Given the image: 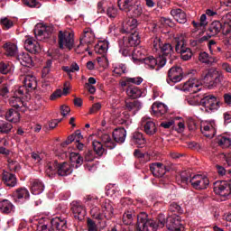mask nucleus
<instances>
[{
    "label": "nucleus",
    "instance_id": "1",
    "mask_svg": "<svg viewBox=\"0 0 231 231\" xmlns=\"http://www.w3.org/2000/svg\"><path fill=\"white\" fill-rule=\"evenodd\" d=\"M138 26V20L135 18H129L123 25V32L125 33H130L129 36L123 38L120 46V53L123 57H127L131 53V48L133 46H138L142 41L140 40V32L136 31Z\"/></svg>",
    "mask_w": 231,
    "mask_h": 231
},
{
    "label": "nucleus",
    "instance_id": "2",
    "mask_svg": "<svg viewBox=\"0 0 231 231\" xmlns=\"http://www.w3.org/2000/svg\"><path fill=\"white\" fill-rule=\"evenodd\" d=\"M167 226L165 215L159 214L157 220L149 219V215L145 212H141L137 215V223L135 226L136 231H158L159 228H163Z\"/></svg>",
    "mask_w": 231,
    "mask_h": 231
},
{
    "label": "nucleus",
    "instance_id": "3",
    "mask_svg": "<svg viewBox=\"0 0 231 231\" xmlns=\"http://www.w3.org/2000/svg\"><path fill=\"white\" fill-rule=\"evenodd\" d=\"M176 181L179 185H180V183L183 185H189V183H190L191 187L195 189V190H204V189H207L210 183L208 178L203 175H194L192 177V173L189 170L181 171L176 177Z\"/></svg>",
    "mask_w": 231,
    "mask_h": 231
},
{
    "label": "nucleus",
    "instance_id": "4",
    "mask_svg": "<svg viewBox=\"0 0 231 231\" xmlns=\"http://www.w3.org/2000/svg\"><path fill=\"white\" fill-rule=\"evenodd\" d=\"M162 57L158 59H154L152 56H149L144 59L145 66L151 68V69H154L157 66V70L160 68H163L164 65L167 63V59L170 60V62H172V53H174V47L171 43H164L160 45Z\"/></svg>",
    "mask_w": 231,
    "mask_h": 231
},
{
    "label": "nucleus",
    "instance_id": "5",
    "mask_svg": "<svg viewBox=\"0 0 231 231\" xmlns=\"http://www.w3.org/2000/svg\"><path fill=\"white\" fill-rule=\"evenodd\" d=\"M183 208L177 202H171L169 207V214L166 219V227L169 231H183L181 225V216Z\"/></svg>",
    "mask_w": 231,
    "mask_h": 231
},
{
    "label": "nucleus",
    "instance_id": "6",
    "mask_svg": "<svg viewBox=\"0 0 231 231\" xmlns=\"http://www.w3.org/2000/svg\"><path fill=\"white\" fill-rule=\"evenodd\" d=\"M196 97L200 98V106L206 108V111L209 113V111H217L221 106V102L217 99V97L212 95H205L199 94Z\"/></svg>",
    "mask_w": 231,
    "mask_h": 231
},
{
    "label": "nucleus",
    "instance_id": "7",
    "mask_svg": "<svg viewBox=\"0 0 231 231\" xmlns=\"http://www.w3.org/2000/svg\"><path fill=\"white\" fill-rule=\"evenodd\" d=\"M202 79L207 84L208 89H214L221 84V76L216 69H210L202 74Z\"/></svg>",
    "mask_w": 231,
    "mask_h": 231
},
{
    "label": "nucleus",
    "instance_id": "8",
    "mask_svg": "<svg viewBox=\"0 0 231 231\" xmlns=\"http://www.w3.org/2000/svg\"><path fill=\"white\" fill-rule=\"evenodd\" d=\"M213 190L217 196H221L224 199H228L231 197V179L215 182Z\"/></svg>",
    "mask_w": 231,
    "mask_h": 231
},
{
    "label": "nucleus",
    "instance_id": "9",
    "mask_svg": "<svg viewBox=\"0 0 231 231\" xmlns=\"http://www.w3.org/2000/svg\"><path fill=\"white\" fill-rule=\"evenodd\" d=\"M58 44L60 50H64V48L69 51L73 50V46H75L73 34H71L69 32L60 31L58 33Z\"/></svg>",
    "mask_w": 231,
    "mask_h": 231
},
{
    "label": "nucleus",
    "instance_id": "10",
    "mask_svg": "<svg viewBox=\"0 0 231 231\" xmlns=\"http://www.w3.org/2000/svg\"><path fill=\"white\" fill-rule=\"evenodd\" d=\"M183 79V69L181 67L176 66L171 67L168 70V77L166 79L167 84L170 86H174L178 82H181Z\"/></svg>",
    "mask_w": 231,
    "mask_h": 231
},
{
    "label": "nucleus",
    "instance_id": "11",
    "mask_svg": "<svg viewBox=\"0 0 231 231\" xmlns=\"http://www.w3.org/2000/svg\"><path fill=\"white\" fill-rule=\"evenodd\" d=\"M150 171L155 178H163L166 172H169V171H174V164L165 166L162 162L152 163L150 164Z\"/></svg>",
    "mask_w": 231,
    "mask_h": 231
},
{
    "label": "nucleus",
    "instance_id": "12",
    "mask_svg": "<svg viewBox=\"0 0 231 231\" xmlns=\"http://www.w3.org/2000/svg\"><path fill=\"white\" fill-rule=\"evenodd\" d=\"M174 44L175 51H177V53H180L182 60H190V59H192V51L190 50V48L185 46V42H183V40L175 39Z\"/></svg>",
    "mask_w": 231,
    "mask_h": 231
},
{
    "label": "nucleus",
    "instance_id": "13",
    "mask_svg": "<svg viewBox=\"0 0 231 231\" xmlns=\"http://www.w3.org/2000/svg\"><path fill=\"white\" fill-rule=\"evenodd\" d=\"M1 180L3 185H5V187H8V189H14L17 187V183H19V180H17V175L6 170H3L1 174Z\"/></svg>",
    "mask_w": 231,
    "mask_h": 231
},
{
    "label": "nucleus",
    "instance_id": "14",
    "mask_svg": "<svg viewBox=\"0 0 231 231\" xmlns=\"http://www.w3.org/2000/svg\"><path fill=\"white\" fill-rule=\"evenodd\" d=\"M142 125L143 126V131L148 136H154L158 133V128L156 124L150 117L142 118Z\"/></svg>",
    "mask_w": 231,
    "mask_h": 231
},
{
    "label": "nucleus",
    "instance_id": "15",
    "mask_svg": "<svg viewBox=\"0 0 231 231\" xmlns=\"http://www.w3.org/2000/svg\"><path fill=\"white\" fill-rule=\"evenodd\" d=\"M208 32L210 35H217L220 32H222L223 35H228L230 33V29H226V25L221 23L219 21H214L208 27Z\"/></svg>",
    "mask_w": 231,
    "mask_h": 231
},
{
    "label": "nucleus",
    "instance_id": "16",
    "mask_svg": "<svg viewBox=\"0 0 231 231\" xmlns=\"http://www.w3.org/2000/svg\"><path fill=\"white\" fill-rule=\"evenodd\" d=\"M182 91H189V93H199L201 91V86L198 84L196 78L189 79L185 82L181 88Z\"/></svg>",
    "mask_w": 231,
    "mask_h": 231
},
{
    "label": "nucleus",
    "instance_id": "17",
    "mask_svg": "<svg viewBox=\"0 0 231 231\" xmlns=\"http://www.w3.org/2000/svg\"><path fill=\"white\" fill-rule=\"evenodd\" d=\"M136 46L138 45H134L131 47L130 53L127 54L126 57L132 55V59L135 64L136 62H140V60H143L145 63L146 58H143V55H145L144 51L142 48L136 47Z\"/></svg>",
    "mask_w": 231,
    "mask_h": 231
},
{
    "label": "nucleus",
    "instance_id": "18",
    "mask_svg": "<svg viewBox=\"0 0 231 231\" xmlns=\"http://www.w3.org/2000/svg\"><path fill=\"white\" fill-rule=\"evenodd\" d=\"M125 111L133 113V115H136V113L142 109V102L137 99H127L125 101Z\"/></svg>",
    "mask_w": 231,
    "mask_h": 231
},
{
    "label": "nucleus",
    "instance_id": "19",
    "mask_svg": "<svg viewBox=\"0 0 231 231\" xmlns=\"http://www.w3.org/2000/svg\"><path fill=\"white\" fill-rule=\"evenodd\" d=\"M112 136L115 143H124L125 142V136H127V131H125V128H116Z\"/></svg>",
    "mask_w": 231,
    "mask_h": 231
},
{
    "label": "nucleus",
    "instance_id": "20",
    "mask_svg": "<svg viewBox=\"0 0 231 231\" xmlns=\"http://www.w3.org/2000/svg\"><path fill=\"white\" fill-rule=\"evenodd\" d=\"M171 15L180 23V24H185L187 23V14L184 13L180 8H175L171 11Z\"/></svg>",
    "mask_w": 231,
    "mask_h": 231
},
{
    "label": "nucleus",
    "instance_id": "21",
    "mask_svg": "<svg viewBox=\"0 0 231 231\" xmlns=\"http://www.w3.org/2000/svg\"><path fill=\"white\" fill-rule=\"evenodd\" d=\"M14 201L19 199H30V191L26 188H18L12 193Z\"/></svg>",
    "mask_w": 231,
    "mask_h": 231
},
{
    "label": "nucleus",
    "instance_id": "22",
    "mask_svg": "<svg viewBox=\"0 0 231 231\" xmlns=\"http://www.w3.org/2000/svg\"><path fill=\"white\" fill-rule=\"evenodd\" d=\"M131 142L134 143V145H137V147H143L145 143H147V139H145L142 132H134L132 134Z\"/></svg>",
    "mask_w": 231,
    "mask_h": 231
},
{
    "label": "nucleus",
    "instance_id": "23",
    "mask_svg": "<svg viewBox=\"0 0 231 231\" xmlns=\"http://www.w3.org/2000/svg\"><path fill=\"white\" fill-rule=\"evenodd\" d=\"M73 172V167L69 165L67 162H58V176H69Z\"/></svg>",
    "mask_w": 231,
    "mask_h": 231
},
{
    "label": "nucleus",
    "instance_id": "24",
    "mask_svg": "<svg viewBox=\"0 0 231 231\" xmlns=\"http://www.w3.org/2000/svg\"><path fill=\"white\" fill-rule=\"evenodd\" d=\"M71 210L74 214L75 219H79V221L84 219V217L86 216V210L84 209V207H82V205H80L79 202H74Z\"/></svg>",
    "mask_w": 231,
    "mask_h": 231
},
{
    "label": "nucleus",
    "instance_id": "25",
    "mask_svg": "<svg viewBox=\"0 0 231 231\" xmlns=\"http://www.w3.org/2000/svg\"><path fill=\"white\" fill-rule=\"evenodd\" d=\"M200 131L206 138H214L216 136L217 129L216 123L214 121L210 122L209 125H205L203 128H200Z\"/></svg>",
    "mask_w": 231,
    "mask_h": 231
},
{
    "label": "nucleus",
    "instance_id": "26",
    "mask_svg": "<svg viewBox=\"0 0 231 231\" xmlns=\"http://www.w3.org/2000/svg\"><path fill=\"white\" fill-rule=\"evenodd\" d=\"M25 49L30 51V53H39L41 51V45L37 41L28 38L25 41Z\"/></svg>",
    "mask_w": 231,
    "mask_h": 231
},
{
    "label": "nucleus",
    "instance_id": "27",
    "mask_svg": "<svg viewBox=\"0 0 231 231\" xmlns=\"http://www.w3.org/2000/svg\"><path fill=\"white\" fill-rule=\"evenodd\" d=\"M58 167H59V162L57 161L48 162L45 165V173L49 178H53V176L57 174Z\"/></svg>",
    "mask_w": 231,
    "mask_h": 231
},
{
    "label": "nucleus",
    "instance_id": "28",
    "mask_svg": "<svg viewBox=\"0 0 231 231\" xmlns=\"http://www.w3.org/2000/svg\"><path fill=\"white\" fill-rule=\"evenodd\" d=\"M167 113V106L162 103H153L152 106V115L155 116H163Z\"/></svg>",
    "mask_w": 231,
    "mask_h": 231
},
{
    "label": "nucleus",
    "instance_id": "29",
    "mask_svg": "<svg viewBox=\"0 0 231 231\" xmlns=\"http://www.w3.org/2000/svg\"><path fill=\"white\" fill-rule=\"evenodd\" d=\"M142 94V89L136 86L130 85L126 88V95L130 97V98H133V100H135V98H140Z\"/></svg>",
    "mask_w": 231,
    "mask_h": 231
},
{
    "label": "nucleus",
    "instance_id": "30",
    "mask_svg": "<svg viewBox=\"0 0 231 231\" xmlns=\"http://www.w3.org/2000/svg\"><path fill=\"white\" fill-rule=\"evenodd\" d=\"M43 191L44 184L39 180H34L31 186L32 194H33L34 196H39V194H42Z\"/></svg>",
    "mask_w": 231,
    "mask_h": 231
},
{
    "label": "nucleus",
    "instance_id": "31",
    "mask_svg": "<svg viewBox=\"0 0 231 231\" xmlns=\"http://www.w3.org/2000/svg\"><path fill=\"white\" fill-rule=\"evenodd\" d=\"M51 226L53 230H66V220H62L60 217L52 218Z\"/></svg>",
    "mask_w": 231,
    "mask_h": 231
},
{
    "label": "nucleus",
    "instance_id": "32",
    "mask_svg": "<svg viewBox=\"0 0 231 231\" xmlns=\"http://www.w3.org/2000/svg\"><path fill=\"white\" fill-rule=\"evenodd\" d=\"M217 143L219 145V147H222V149H228L231 147V137L226 135H219L217 138Z\"/></svg>",
    "mask_w": 231,
    "mask_h": 231
},
{
    "label": "nucleus",
    "instance_id": "33",
    "mask_svg": "<svg viewBox=\"0 0 231 231\" xmlns=\"http://www.w3.org/2000/svg\"><path fill=\"white\" fill-rule=\"evenodd\" d=\"M115 212V208H113V205L109 202H106L102 206V213L104 214L105 219H111L113 217Z\"/></svg>",
    "mask_w": 231,
    "mask_h": 231
},
{
    "label": "nucleus",
    "instance_id": "34",
    "mask_svg": "<svg viewBox=\"0 0 231 231\" xmlns=\"http://www.w3.org/2000/svg\"><path fill=\"white\" fill-rule=\"evenodd\" d=\"M4 50H5V55L7 57H15L17 55V45L12 42H6L3 46Z\"/></svg>",
    "mask_w": 231,
    "mask_h": 231
},
{
    "label": "nucleus",
    "instance_id": "35",
    "mask_svg": "<svg viewBox=\"0 0 231 231\" xmlns=\"http://www.w3.org/2000/svg\"><path fill=\"white\" fill-rule=\"evenodd\" d=\"M20 63L22 66H25V68H32L33 67V60L32 56L27 52H23L19 58Z\"/></svg>",
    "mask_w": 231,
    "mask_h": 231
},
{
    "label": "nucleus",
    "instance_id": "36",
    "mask_svg": "<svg viewBox=\"0 0 231 231\" xmlns=\"http://www.w3.org/2000/svg\"><path fill=\"white\" fill-rule=\"evenodd\" d=\"M20 114L14 108L9 109L5 114V120L7 122H14V124L19 120Z\"/></svg>",
    "mask_w": 231,
    "mask_h": 231
},
{
    "label": "nucleus",
    "instance_id": "37",
    "mask_svg": "<svg viewBox=\"0 0 231 231\" xmlns=\"http://www.w3.org/2000/svg\"><path fill=\"white\" fill-rule=\"evenodd\" d=\"M0 210L4 214H10V212L14 210V204H12L8 199H4L0 201Z\"/></svg>",
    "mask_w": 231,
    "mask_h": 231
},
{
    "label": "nucleus",
    "instance_id": "38",
    "mask_svg": "<svg viewBox=\"0 0 231 231\" xmlns=\"http://www.w3.org/2000/svg\"><path fill=\"white\" fill-rule=\"evenodd\" d=\"M101 140L105 144V147H106V149H115V147H116V143H115V141H113V139H111V136L107 134H105L101 136Z\"/></svg>",
    "mask_w": 231,
    "mask_h": 231
},
{
    "label": "nucleus",
    "instance_id": "39",
    "mask_svg": "<svg viewBox=\"0 0 231 231\" xmlns=\"http://www.w3.org/2000/svg\"><path fill=\"white\" fill-rule=\"evenodd\" d=\"M14 125L6 121L0 120V134H10Z\"/></svg>",
    "mask_w": 231,
    "mask_h": 231
},
{
    "label": "nucleus",
    "instance_id": "40",
    "mask_svg": "<svg viewBox=\"0 0 231 231\" xmlns=\"http://www.w3.org/2000/svg\"><path fill=\"white\" fill-rule=\"evenodd\" d=\"M133 1L131 0H118L117 6H119V10H123L125 12H131V8H133Z\"/></svg>",
    "mask_w": 231,
    "mask_h": 231
},
{
    "label": "nucleus",
    "instance_id": "41",
    "mask_svg": "<svg viewBox=\"0 0 231 231\" xmlns=\"http://www.w3.org/2000/svg\"><path fill=\"white\" fill-rule=\"evenodd\" d=\"M92 147L94 149V152L97 156H103L104 152H106V149L104 148V144L98 141L92 142Z\"/></svg>",
    "mask_w": 231,
    "mask_h": 231
},
{
    "label": "nucleus",
    "instance_id": "42",
    "mask_svg": "<svg viewBox=\"0 0 231 231\" xmlns=\"http://www.w3.org/2000/svg\"><path fill=\"white\" fill-rule=\"evenodd\" d=\"M70 161L72 163H76V169H78V167H80L84 163V157L80 153L71 152Z\"/></svg>",
    "mask_w": 231,
    "mask_h": 231
},
{
    "label": "nucleus",
    "instance_id": "43",
    "mask_svg": "<svg viewBox=\"0 0 231 231\" xmlns=\"http://www.w3.org/2000/svg\"><path fill=\"white\" fill-rule=\"evenodd\" d=\"M23 84L25 88H29V89H35L37 81H35V77L28 75L25 76Z\"/></svg>",
    "mask_w": 231,
    "mask_h": 231
},
{
    "label": "nucleus",
    "instance_id": "44",
    "mask_svg": "<svg viewBox=\"0 0 231 231\" xmlns=\"http://www.w3.org/2000/svg\"><path fill=\"white\" fill-rule=\"evenodd\" d=\"M130 10H132L134 17H140V15L143 14V7L142 6V4L138 2H136V4H134Z\"/></svg>",
    "mask_w": 231,
    "mask_h": 231
},
{
    "label": "nucleus",
    "instance_id": "45",
    "mask_svg": "<svg viewBox=\"0 0 231 231\" xmlns=\"http://www.w3.org/2000/svg\"><path fill=\"white\" fill-rule=\"evenodd\" d=\"M199 60L204 64L210 65L214 62V58L210 57L206 51L199 54Z\"/></svg>",
    "mask_w": 231,
    "mask_h": 231
},
{
    "label": "nucleus",
    "instance_id": "46",
    "mask_svg": "<svg viewBox=\"0 0 231 231\" xmlns=\"http://www.w3.org/2000/svg\"><path fill=\"white\" fill-rule=\"evenodd\" d=\"M12 71H14L12 65L5 61L0 62V73H2V75H8V73H12Z\"/></svg>",
    "mask_w": 231,
    "mask_h": 231
},
{
    "label": "nucleus",
    "instance_id": "47",
    "mask_svg": "<svg viewBox=\"0 0 231 231\" xmlns=\"http://www.w3.org/2000/svg\"><path fill=\"white\" fill-rule=\"evenodd\" d=\"M82 140V133L80 130H76L74 134H70L67 138L69 143H73V142H80Z\"/></svg>",
    "mask_w": 231,
    "mask_h": 231
},
{
    "label": "nucleus",
    "instance_id": "48",
    "mask_svg": "<svg viewBox=\"0 0 231 231\" xmlns=\"http://www.w3.org/2000/svg\"><path fill=\"white\" fill-rule=\"evenodd\" d=\"M46 26H42L41 27V29H39V27H36L34 29L35 37H37L39 41H42V37L46 39Z\"/></svg>",
    "mask_w": 231,
    "mask_h": 231
},
{
    "label": "nucleus",
    "instance_id": "49",
    "mask_svg": "<svg viewBox=\"0 0 231 231\" xmlns=\"http://www.w3.org/2000/svg\"><path fill=\"white\" fill-rule=\"evenodd\" d=\"M91 32L89 31H84L82 36L80 37V45L82 44H91V41L88 40L91 37Z\"/></svg>",
    "mask_w": 231,
    "mask_h": 231
},
{
    "label": "nucleus",
    "instance_id": "50",
    "mask_svg": "<svg viewBox=\"0 0 231 231\" xmlns=\"http://www.w3.org/2000/svg\"><path fill=\"white\" fill-rule=\"evenodd\" d=\"M0 23H1L4 30H10V28H12V26H14V22H12L8 18H2Z\"/></svg>",
    "mask_w": 231,
    "mask_h": 231
},
{
    "label": "nucleus",
    "instance_id": "51",
    "mask_svg": "<svg viewBox=\"0 0 231 231\" xmlns=\"http://www.w3.org/2000/svg\"><path fill=\"white\" fill-rule=\"evenodd\" d=\"M87 226H88V231H98L97 223H95V221H93V219L91 218H88Z\"/></svg>",
    "mask_w": 231,
    "mask_h": 231
},
{
    "label": "nucleus",
    "instance_id": "52",
    "mask_svg": "<svg viewBox=\"0 0 231 231\" xmlns=\"http://www.w3.org/2000/svg\"><path fill=\"white\" fill-rule=\"evenodd\" d=\"M199 126V125H198V122H196L194 118L189 117L188 119V127L189 131H196V129H198Z\"/></svg>",
    "mask_w": 231,
    "mask_h": 231
},
{
    "label": "nucleus",
    "instance_id": "53",
    "mask_svg": "<svg viewBox=\"0 0 231 231\" xmlns=\"http://www.w3.org/2000/svg\"><path fill=\"white\" fill-rule=\"evenodd\" d=\"M125 225H131L133 223V214L131 212L125 213L123 216Z\"/></svg>",
    "mask_w": 231,
    "mask_h": 231
},
{
    "label": "nucleus",
    "instance_id": "54",
    "mask_svg": "<svg viewBox=\"0 0 231 231\" xmlns=\"http://www.w3.org/2000/svg\"><path fill=\"white\" fill-rule=\"evenodd\" d=\"M216 169L218 176L226 178V174H228V170H226L225 167L221 165H216Z\"/></svg>",
    "mask_w": 231,
    "mask_h": 231
},
{
    "label": "nucleus",
    "instance_id": "55",
    "mask_svg": "<svg viewBox=\"0 0 231 231\" xmlns=\"http://www.w3.org/2000/svg\"><path fill=\"white\" fill-rule=\"evenodd\" d=\"M127 82L129 84H136V86H140V84H142V82H143V79L142 77L127 78Z\"/></svg>",
    "mask_w": 231,
    "mask_h": 231
},
{
    "label": "nucleus",
    "instance_id": "56",
    "mask_svg": "<svg viewBox=\"0 0 231 231\" xmlns=\"http://www.w3.org/2000/svg\"><path fill=\"white\" fill-rule=\"evenodd\" d=\"M95 160V152L88 150L85 152V162H93Z\"/></svg>",
    "mask_w": 231,
    "mask_h": 231
},
{
    "label": "nucleus",
    "instance_id": "57",
    "mask_svg": "<svg viewBox=\"0 0 231 231\" xmlns=\"http://www.w3.org/2000/svg\"><path fill=\"white\" fill-rule=\"evenodd\" d=\"M116 12H117L116 8H115V6H113V5L107 7V9H106L107 16L110 18H113V19H115V17H116Z\"/></svg>",
    "mask_w": 231,
    "mask_h": 231
},
{
    "label": "nucleus",
    "instance_id": "58",
    "mask_svg": "<svg viewBox=\"0 0 231 231\" xmlns=\"http://www.w3.org/2000/svg\"><path fill=\"white\" fill-rule=\"evenodd\" d=\"M8 93H10V90L8 89V85H0V97H6Z\"/></svg>",
    "mask_w": 231,
    "mask_h": 231
},
{
    "label": "nucleus",
    "instance_id": "59",
    "mask_svg": "<svg viewBox=\"0 0 231 231\" xmlns=\"http://www.w3.org/2000/svg\"><path fill=\"white\" fill-rule=\"evenodd\" d=\"M224 25L226 27V30H230L231 32V12L226 14V20L224 22Z\"/></svg>",
    "mask_w": 231,
    "mask_h": 231
},
{
    "label": "nucleus",
    "instance_id": "60",
    "mask_svg": "<svg viewBox=\"0 0 231 231\" xmlns=\"http://www.w3.org/2000/svg\"><path fill=\"white\" fill-rule=\"evenodd\" d=\"M114 73H116V75H124V73H125V66L119 65V67L115 68Z\"/></svg>",
    "mask_w": 231,
    "mask_h": 231
},
{
    "label": "nucleus",
    "instance_id": "61",
    "mask_svg": "<svg viewBox=\"0 0 231 231\" xmlns=\"http://www.w3.org/2000/svg\"><path fill=\"white\" fill-rule=\"evenodd\" d=\"M23 3L25 6H29V8H35L37 6V0H23Z\"/></svg>",
    "mask_w": 231,
    "mask_h": 231
},
{
    "label": "nucleus",
    "instance_id": "62",
    "mask_svg": "<svg viewBox=\"0 0 231 231\" xmlns=\"http://www.w3.org/2000/svg\"><path fill=\"white\" fill-rule=\"evenodd\" d=\"M100 109H102V105H100V103H95L89 109V113L93 115V113H97V111H100Z\"/></svg>",
    "mask_w": 231,
    "mask_h": 231
},
{
    "label": "nucleus",
    "instance_id": "63",
    "mask_svg": "<svg viewBox=\"0 0 231 231\" xmlns=\"http://www.w3.org/2000/svg\"><path fill=\"white\" fill-rule=\"evenodd\" d=\"M62 97V90L57 89L51 95V100H56V98H60Z\"/></svg>",
    "mask_w": 231,
    "mask_h": 231
},
{
    "label": "nucleus",
    "instance_id": "64",
    "mask_svg": "<svg viewBox=\"0 0 231 231\" xmlns=\"http://www.w3.org/2000/svg\"><path fill=\"white\" fill-rule=\"evenodd\" d=\"M69 111H71L69 106H65V105L60 106V113H61L62 116H67L68 114L69 113Z\"/></svg>",
    "mask_w": 231,
    "mask_h": 231
}]
</instances>
